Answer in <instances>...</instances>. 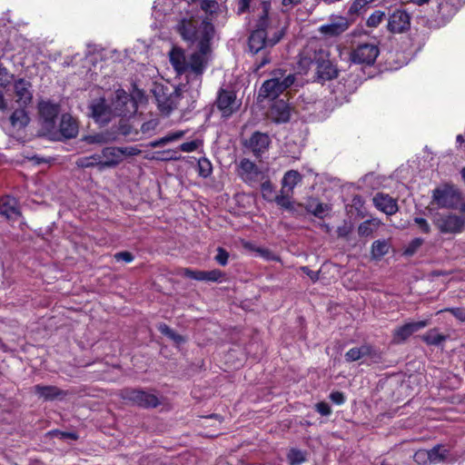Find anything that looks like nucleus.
I'll use <instances>...</instances> for the list:
<instances>
[{
	"label": "nucleus",
	"mask_w": 465,
	"mask_h": 465,
	"mask_svg": "<svg viewBox=\"0 0 465 465\" xmlns=\"http://www.w3.org/2000/svg\"><path fill=\"white\" fill-rule=\"evenodd\" d=\"M162 154H163V157H157V159L163 160V161L179 159V156L177 155V152H175V151H171V150L164 151L162 153Z\"/></svg>",
	"instance_id": "obj_59"
},
{
	"label": "nucleus",
	"mask_w": 465,
	"mask_h": 465,
	"mask_svg": "<svg viewBox=\"0 0 465 465\" xmlns=\"http://www.w3.org/2000/svg\"><path fill=\"white\" fill-rule=\"evenodd\" d=\"M277 74H278L275 73L272 78L262 84L259 93L260 96L263 98L275 99L284 90L293 84L295 80L294 74H289L285 77H282V75L278 76Z\"/></svg>",
	"instance_id": "obj_4"
},
{
	"label": "nucleus",
	"mask_w": 465,
	"mask_h": 465,
	"mask_svg": "<svg viewBox=\"0 0 465 465\" xmlns=\"http://www.w3.org/2000/svg\"><path fill=\"white\" fill-rule=\"evenodd\" d=\"M304 0H282V12L287 13L291 11L294 6L302 4Z\"/></svg>",
	"instance_id": "obj_54"
},
{
	"label": "nucleus",
	"mask_w": 465,
	"mask_h": 465,
	"mask_svg": "<svg viewBox=\"0 0 465 465\" xmlns=\"http://www.w3.org/2000/svg\"><path fill=\"white\" fill-rule=\"evenodd\" d=\"M39 114L43 119L45 128L50 130L54 125V120L59 114V107L50 102H41L39 104Z\"/></svg>",
	"instance_id": "obj_17"
},
{
	"label": "nucleus",
	"mask_w": 465,
	"mask_h": 465,
	"mask_svg": "<svg viewBox=\"0 0 465 465\" xmlns=\"http://www.w3.org/2000/svg\"><path fill=\"white\" fill-rule=\"evenodd\" d=\"M244 246L250 250L256 252L261 257H262L266 261H279L280 260V258L275 253H273L272 251H270L269 249L261 248V247L255 248L250 242L245 243Z\"/></svg>",
	"instance_id": "obj_39"
},
{
	"label": "nucleus",
	"mask_w": 465,
	"mask_h": 465,
	"mask_svg": "<svg viewBox=\"0 0 465 465\" xmlns=\"http://www.w3.org/2000/svg\"><path fill=\"white\" fill-rule=\"evenodd\" d=\"M159 331L173 340L176 344H181L185 341V339L173 331L167 324L160 323L158 325Z\"/></svg>",
	"instance_id": "obj_38"
},
{
	"label": "nucleus",
	"mask_w": 465,
	"mask_h": 465,
	"mask_svg": "<svg viewBox=\"0 0 465 465\" xmlns=\"http://www.w3.org/2000/svg\"><path fill=\"white\" fill-rule=\"evenodd\" d=\"M390 249V244L387 241H375L371 245V254L375 259H380L388 253Z\"/></svg>",
	"instance_id": "obj_36"
},
{
	"label": "nucleus",
	"mask_w": 465,
	"mask_h": 465,
	"mask_svg": "<svg viewBox=\"0 0 465 465\" xmlns=\"http://www.w3.org/2000/svg\"><path fill=\"white\" fill-rule=\"evenodd\" d=\"M330 399L331 400L332 402H334L338 405L342 404L345 401L343 393H341L340 391L331 392L330 395Z\"/></svg>",
	"instance_id": "obj_60"
},
{
	"label": "nucleus",
	"mask_w": 465,
	"mask_h": 465,
	"mask_svg": "<svg viewBox=\"0 0 465 465\" xmlns=\"http://www.w3.org/2000/svg\"><path fill=\"white\" fill-rule=\"evenodd\" d=\"M306 209L314 216L322 218L330 212L331 207L327 203L312 199L308 202Z\"/></svg>",
	"instance_id": "obj_29"
},
{
	"label": "nucleus",
	"mask_w": 465,
	"mask_h": 465,
	"mask_svg": "<svg viewBox=\"0 0 465 465\" xmlns=\"http://www.w3.org/2000/svg\"><path fill=\"white\" fill-rule=\"evenodd\" d=\"M183 275L193 280L202 282H221L224 274L218 269L212 271H194L191 269H184Z\"/></svg>",
	"instance_id": "obj_18"
},
{
	"label": "nucleus",
	"mask_w": 465,
	"mask_h": 465,
	"mask_svg": "<svg viewBox=\"0 0 465 465\" xmlns=\"http://www.w3.org/2000/svg\"><path fill=\"white\" fill-rule=\"evenodd\" d=\"M269 115L275 123H286L291 117V108L283 100H279L272 105Z\"/></svg>",
	"instance_id": "obj_21"
},
{
	"label": "nucleus",
	"mask_w": 465,
	"mask_h": 465,
	"mask_svg": "<svg viewBox=\"0 0 465 465\" xmlns=\"http://www.w3.org/2000/svg\"><path fill=\"white\" fill-rule=\"evenodd\" d=\"M269 4H262V14L257 22L256 28L251 33L248 39L249 51L252 54L262 52V59L256 60L253 64V71L258 72L261 68L271 62L268 49L280 42L283 35L282 30H274L268 19Z\"/></svg>",
	"instance_id": "obj_2"
},
{
	"label": "nucleus",
	"mask_w": 465,
	"mask_h": 465,
	"mask_svg": "<svg viewBox=\"0 0 465 465\" xmlns=\"http://www.w3.org/2000/svg\"><path fill=\"white\" fill-rule=\"evenodd\" d=\"M414 222L422 232L429 233L430 232V226L424 218L416 217Z\"/></svg>",
	"instance_id": "obj_57"
},
{
	"label": "nucleus",
	"mask_w": 465,
	"mask_h": 465,
	"mask_svg": "<svg viewBox=\"0 0 465 465\" xmlns=\"http://www.w3.org/2000/svg\"><path fill=\"white\" fill-rule=\"evenodd\" d=\"M159 108L165 114H170V112L173 110V106L169 104H159Z\"/></svg>",
	"instance_id": "obj_64"
},
{
	"label": "nucleus",
	"mask_w": 465,
	"mask_h": 465,
	"mask_svg": "<svg viewBox=\"0 0 465 465\" xmlns=\"http://www.w3.org/2000/svg\"><path fill=\"white\" fill-rule=\"evenodd\" d=\"M260 183L262 197L268 202H273L276 194L272 183L268 180H263Z\"/></svg>",
	"instance_id": "obj_40"
},
{
	"label": "nucleus",
	"mask_w": 465,
	"mask_h": 465,
	"mask_svg": "<svg viewBox=\"0 0 465 465\" xmlns=\"http://www.w3.org/2000/svg\"><path fill=\"white\" fill-rule=\"evenodd\" d=\"M384 17V12L376 10L368 17L366 24L369 27H377L383 21Z\"/></svg>",
	"instance_id": "obj_43"
},
{
	"label": "nucleus",
	"mask_w": 465,
	"mask_h": 465,
	"mask_svg": "<svg viewBox=\"0 0 465 465\" xmlns=\"http://www.w3.org/2000/svg\"><path fill=\"white\" fill-rule=\"evenodd\" d=\"M117 262L124 261L125 262H131L134 261V255L129 252H120L114 255Z\"/></svg>",
	"instance_id": "obj_55"
},
{
	"label": "nucleus",
	"mask_w": 465,
	"mask_h": 465,
	"mask_svg": "<svg viewBox=\"0 0 465 465\" xmlns=\"http://www.w3.org/2000/svg\"><path fill=\"white\" fill-rule=\"evenodd\" d=\"M29 121L30 118L24 107L16 109L10 116L12 126L17 130L25 127L29 124Z\"/></svg>",
	"instance_id": "obj_28"
},
{
	"label": "nucleus",
	"mask_w": 465,
	"mask_h": 465,
	"mask_svg": "<svg viewBox=\"0 0 465 465\" xmlns=\"http://www.w3.org/2000/svg\"><path fill=\"white\" fill-rule=\"evenodd\" d=\"M423 243V240L421 238L413 239L405 250V254L412 255Z\"/></svg>",
	"instance_id": "obj_50"
},
{
	"label": "nucleus",
	"mask_w": 465,
	"mask_h": 465,
	"mask_svg": "<svg viewBox=\"0 0 465 465\" xmlns=\"http://www.w3.org/2000/svg\"><path fill=\"white\" fill-rule=\"evenodd\" d=\"M316 75L319 81H329L337 77L338 71L331 63L329 57H325L322 61H319L315 65Z\"/></svg>",
	"instance_id": "obj_24"
},
{
	"label": "nucleus",
	"mask_w": 465,
	"mask_h": 465,
	"mask_svg": "<svg viewBox=\"0 0 465 465\" xmlns=\"http://www.w3.org/2000/svg\"><path fill=\"white\" fill-rule=\"evenodd\" d=\"M89 157L92 160V162H94L95 167H97L100 171L104 170V168L101 167V163H100V162H103V159L101 157V153L92 154Z\"/></svg>",
	"instance_id": "obj_62"
},
{
	"label": "nucleus",
	"mask_w": 465,
	"mask_h": 465,
	"mask_svg": "<svg viewBox=\"0 0 465 465\" xmlns=\"http://www.w3.org/2000/svg\"><path fill=\"white\" fill-rule=\"evenodd\" d=\"M184 134H185L184 131H176V132L169 133L165 136H163L160 139L152 141L149 143V146H151L153 148L163 146L169 143L180 140L181 138H183L184 136Z\"/></svg>",
	"instance_id": "obj_31"
},
{
	"label": "nucleus",
	"mask_w": 465,
	"mask_h": 465,
	"mask_svg": "<svg viewBox=\"0 0 465 465\" xmlns=\"http://www.w3.org/2000/svg\"><path fill=\"white\" fill-rule=\"evenodd\" d=\"M315 409L322 416L330 415L331 412L330 405L323 401L317 403Z\"/></svg>",
	"instance_id": "obj_58"
},
{
	"label": "nucleus",
	"mask_w": 465,
	"mask_h": 465,
	"mask_svg": "<svg viewBox=\"0 0 465 465\" xmlns=\"http://www.w3.org/2000/svg\"><path fill=\"white\" fill-rule=\"evenodd\" d=\"M122 154V163L128 156H135L140 154L141 151L136 146L119 147Z\"/></svg>",
	"instance_id": "obj_49"
},
{
	"label": "nucleus",
	"mask_w": 465,
	"mask_h": 465,
	"mask_svg": "<svg viewBox=\"0 0 465 465\" xmlns=\"http://www.w3.org/2000/svg\"><path fill=\"white\" fill-rule=\"evenodd\" d=\"M350 26L349 20L341 15H331L327 24L322 25L318 31L326 38L337 37Z\"/></svg>",
	"instance_id": "obj_11"
},
{
	"label": "nucleus",
	"mask_w": 465,
	"mask_h": 465,
	"mask_svg": "<svg viewBox=\"0 0 465 465\" xmlns=\"http://www.w3.org/2000/svg\"><path fill=\"white\" fill-rule=\"evenodd\" d=\"M432 200L440 208L454 209L460 200V194L452 186L444 185L433 191Z\"/></svg>",
	"instance_id": "obj_7"
},
{
	"label": "nucleus",
	"mask_w": 465,
	"mask_h": 465,
	"mask_svg": "<svg viewBox=\"0 0 465 465\" xmlns=\"http://www.w3.org/2000/svg\"><path fill=\"white\" fill-rule=\"evenodd\" d=\"M112 106L114 116L127 117L137 111L136 102L124 91H117L116 98Z\"/></svg>",
	"instance_id": "obj_9"
},
{
	"label": "nucleus",
	"mask_w": 465,
	"mask_h": 465,
	"mask_svg": "<svg viewBox=\"0 0 465 465\" xmlns=\"http://www.w3.org/2000/svg\"><path fill=\"white\" fill-rule=\"evenodd\" d=\"M287 459L291 465H300L305 461V453L302 450L292 449L287 455Z\"/></svg>",
	"instance_id": "obj_41"
},
{
	"label": "nucleus",
	"mask_w": 465,
	"mask_h": 465,
	"mask_svg": "<svg viewBox=\"0 0 465 465\" xmlns=\"http://www.w3.org/2000/svg\"><path fill=\"white\" fill-rule=\"evenodd\" d=\"M177 31L185 41L196 43V48L185 55L181 48L173 47L169 54L170 63L177 74H186L188 84L193 88L192 97H197L202 84V75L211 61L210 42L214 28L206 19L192 16L182 19L177 25Z\"/></svg>",
	"instance_id": "obj_1"
},
{
	"label": "nucleus",
	"mask_w": 465,
	"mask_h": 465,
	"mask_svg": "<svg viewBox=\"0 0 465 465\" xmlns=\"http://www.w3.org/2000/svg\"><path fill=\"white\" fill-rule=\"evenodd\" d=\"M411 17L403 10L394 11L388 19V30L393 34H401L410 28Z\"/></svg>",
	"instance_id": "obj_16"
},
{
	"label": "nucleus",
	"mask_w": 465,
	"mask_h": 465,
	"mask_svg": "<svg viewBox=\"0 0 465 465\" xmlns=\"http://www.w3.org/2000/svg\"><path fill=\"white\" fill-rule=\"evenodd\" d=\"M201 144L202 142L200 140L186 142L180 145V150L184 153H192L196 151Z\"/></svg>",
	"instance_id": "obj_48"
},
{
	"label": "nucleus",
	"mask_w": 465,
	"mask_h": 465,
	"mask_svg": "<svg viewBox=\"0 0 465 465\" xmlns=\"http://www.w3.org/2000/svg\"><path fill=\"white\" fill-rule=\"evenodd\" d=\"M237 173L244 183L251 186H255L265 179L264 172L246 158L242 159L238 163Z\"/></svg>",
	"instance_id": "obj_5"
},
{
	"label": "nucleus",
	"mask_w": 465,
	"mask_h": 465,
	"mask_svg": "<svg viewBox=\"0 0 465 465\" xmlns=\"http://www.w3.org/2000/svg\"><path fill=\"white\" fill-rule=\"evenodd\" d=\"M270 144V136L267 134L261 132H254L252 136L244 143V146L249 149L256 157H259L267 152Z\"/></svg>",
	"instance_id": "obj_12"
},
{
	"label": "nucleus",
	"mask_w": 465,
	"mask_h": 465,
	"mask_svg": "<svg viewBox=\"0 0 465 465\" xmlns=\"http://www.w3.org/2000/svg\"><path fill=\"white\" fill-rule=\"evenodd\" d=\"M84 142L90 144H103L115 140V137L107 133H100L95 134L86 135L83 138Z\"/></svg>",
	"instance_id": "obj_33"
},
{
	"label": "nucleus",
	"mask_w": 465,
	"mask_h": 465,
	"mask_svg": "<svg viewBox=\"0 0 465 465\" xmlns=\"http://www.w3.org/2000/svg\"><path fill=\"white\" fill-rule=\"evenodd\" d=\"M199 174L204 178L212 173V164L206 158H202L198 161Z\"/></svg>",
	"instance_id": "obj_45"
},
{
	"label": "nucleus",
	"mask_w": 465,
	"mask_h": 465,
	"mask_svg": "<svg viewBox=\"0 0 465 465\" xmlns=\"http://www.w3.org/2000/svg\"><path fill=\"white\" fill-rule=\"evenodd\" d=\"M216 104L223 116H230L240 106L234 92L223 89L218 94Z\"/></svg>",
	"instance_id": "obj_14"
},
{
	"label": "nucleus",
	"mask_w": 465,
	"mask_h": 465,
	"mask_svg": "<svg viewBox=\"0 0 465 465\" xmlns=\"http://www.w3.org/2000/svg\"><path fill=\"white\" fill-rule=\"evenodd\" d=\"M302 180V175L296 170L286 172L282 179V189L284 192L293 193L295 186Z\"/></svg>",
	"instance_id": "obj_26"
},
{
	"label": "nucleus",
	"mask_w": 465,
	"mask_h": 465,
	"mask_svg": "<svg viewBox=\"0 0 465 465\" xmlns=\"http://www.w3.org/2000/svg\"><path fill=\"white\" fill-rule=\"evenodd\" d=\"M76 165L80 168H91L95 167L94 162L90 159L89 156L80 157L76 160Z\"/></svg>",
	"instance_id": "obj_56"
},
{
	"label": "nucleus",
	"mask_w": 465,
	"mask_h": 465,
	"mask_svg": "<svg viewBox=\"0 0 465 465\" xmlns=\"http://www.w3.org/2000/svg\"><path fill=\"white\" fill-rule=\"evenodd\" d=\"M380 54L379 46L374 43H365L354 48L350 58L354 64H373Z\"/></svg>",
	"instance_id": "obj_6"
},
{
	"label": "nucleus",
	"mask_w": 465,
	"mask_h": 465,
	"mask_svg": "<svg viewBox=\"0 0 465 465\" xmlns=\"http://www.w3.org/2000/svg\"><path fill=\"white\" fill-rule=\"evenodd\" d=\"M229 253L223 248H218L215 261L222 266H225L228 262Z\"/></svg>",
	"instance_id": "obj_52"
},
{
	"label": "nucleus",
	"mask_w": 465,
	"mask_h": 465,
	"mask_svg": "<svg viewBox=\"0 0 465 465\" xmlns=\"http://www.w3.org/2000/svg\"><path fill=\"white\" fill-rule=\"evenodd\" d=\"M442 312H450L459 321L465 322V308H460V307L446 308L444 310L439 311L437 313H440Z\"/></svg>",
	"instance_id": "obj_47"
},
{
	"label": "nucleus",
	"mask_w": 465,
	"mask_h": 465,
	"mask_svg": "<svg viewBox=\"0 0 465 465\" xmlns=\"http://www.w3.org/2000/svg\"><path fill=\"white\" fill-rule=\"evenodd\" d=\"M292 194L293 193L284 192L283 189H281L280 193L275 195L273 201L283 209L292 210L293 203L291 200Z\"/></svg>",
	"instance_id": "obj_34"
},
{
	"label": "nucleus",
	"mask_w": 465,
	"mask_h": 465,
	"mask_svg": "<svg viewBox=\"0 0 465 465\" xmlns=\"http://www.w3.org/2000/svg\"><path fill=\"white\" fill-rule=\"evenodd\" d=\"M0 214L8 220H16L20 216V211L15 198L5 196L0 200Z\"/></svg>",
	"instance_id": "obj_22"
},
{
	"label": "nucleus",
	"mask_w": 465,
	"mask_h": 465,
	"mask_svg": "<svg viewBox=\"0 0 465 465\" xmlns=\"http://www.w3.org/2000/svg\"><path fill=\"white\" fill-rule=\"evenodd\" d=\"M91 115L96 123L106 124L114 116L113 109L109 106L104 98L94 100L90 104Z\"/></svg>",
	"instance_id": "obj_15"
},
{
	"label": "nucleus",
	"mask_w": 465,
	"mask_h": 465,
	"mask_svg": "<svg viewBox=\"0 0 465 465\" xmlns=\"http://www.w3.org/2000/svg\"><path fill=\"white\" fill-rule=\"evenodd\" d=\"M413 459L420 465L430 464V450H419L414 453Z\"/></svg>",
	"instance_id": "obj_44"
},
{
	"label": "nucleus",
	"mask_w": 465,
	"mask_h": 465,
	"mask_svg": "<svg viewBox=\"0 0 465 465\" xmlns=\"http://www.w3.org/2000/svg\"><path fill=\"white\" fill-rule=\"evenodd\" d=\"M422 340L428 345H440L446 340V336L440 334L436 329L430 330L422 336Z\"/></svg>",
	"instance_id": "obj_37"
},
{
	"label": "nucleus",
	"mask_w": 465,
	"mask_h": 465,
	"mask_svg": "<svg viewBox=\"0 0 465 465\" xmlns=\"http://www.w3.org/2000/svg\"><path fill=\"white\" fill-rule=\"evenodd\" d=\"M373 229L371 221L361 223L358 227V233L360 236H369L372 233Z\"/></svg>",
	"instance_id": "obj_51"
},
{
	"label": "nucleus",
	"mask_w": 465,
	"mask_h": 465,
	"mask_svg": "<svg viewBox=\"0 0 465 465\" xmlns=\"http://www.w3.org/2000/svg\"><path fill=\"white\" fill-rule=\"evenodd\" d=\"M34 391L45 401H52L63 394V391L55 386L35 385Z\"/></svg>",
	"instance_id": "obj_27"
},
{
	"label": "nucleus",
	"mask_w": 465,
	"mask_h": 465,
	"mask_svg": "<svg viewBox=\"0 0 465 465\" xmlns=\"http://www.w3.org/2000/svg\"><path fill=\"white\" fill-rule=\"evenodd\" d=\"M201 7L205 13L210 15H214L222 10V5H220L215 0H203Z\"/></svg>",
	"instance_id": "obj_42"
},
{
	"label": "nucleus",
	"mask_w": 465,
	"mask_h": 465,
	"mask_svg": "<svg viewBox=\"0 0 465 465\" xmlns=\"http://www.w3.org/2000/svg\"><path fill=\"white\" fill-rule=\"evenodd\" d=\"M449 450L442 445H436L430 450V464H437L448 459Z\"/></svg>",
	"instance_id": "obj_32"
},
{
	"label": "nucleus",
	"mask_w": 465,
	"mask_h": 465,
	"mask_svg": "<svg viewBox=\"0 0 465 465\" xmlns=\"http://www.w3.org/2000/svg\"><path fill=\"white\" fill-rule=\"evenodd\" d=\"M158 125V121L155 119L149 120L143 123L141 126V131L143 134H150L155 130Z\"/></svg>",
	"instance_id": "obj_53"
},
{
	"label": "nucleus",
	"mask_w": 465,
	"mask_h": 465,
	"mask_svg": "<svg viewBox=\"0 0 465 465\" xmlns=\"http://www.w3.org/2000/svg\"><path fill=\"white\" fill-rule=\"evenodd\" d=\"M434 224L442 233H458L460 232L465 221L462 217L453 214H438L435 217Z\"/></svg>",
	"instance_id": "obj_10"
},
{
	"label": "nucleus",
	"mask_w": 465,
	"mask_h": 465,
	"mask_svg": "<svg viewBox=\"0 0 465 465\" xmlns=\"http://www.w3.org/2000/svg\"><path fill=\"white\" fill-rule=\"evenodd\" d=\"M325 57H329V52L322 48L319 40L311 39L300 53L298 68L305 74Z\"/></svg>",
	"instance_id": "obj_3"
},
{
	"label": "nucleus",
	"mask_w": 465,
	"mask_h": 465,
	"mask_svg": "<svg viewBox=\"0 0 465 465\" xmlns=\"http://www.w3.org/2000/svg\"><path fill=\"white\" fill-rule=\"evenodd\" d=\"M373 1L374 0H354L349 8V14H358L362 8H364L367 5L372 3Z\"/></svg>",
	"instance_id": "obj_46"
},
{
	"label": "nucleus",
	"mask_w": 465,
	"mask_h": 465,
	"mask_svg": "<svg viewBox=\"0 0 465 465\" xmlns=\"http://www.w3.org/2000/svg\"><path fill=\"white\" fill-rule=\"evenodd\" d=\"M371 353V349L369 346H361V347H354L349 350L345 353V359L347 361H355L360 360L365 355H368Z\"/></svg>",
	"instance_id": "obj_35"
},
{
	"label": "nucleus",
	"mask_w": 465,
	"mask_h": 465,
	"mask_svg": "<svg viewBox=\"0 0 465 465\" xmlns=\"http://www.w3.org/2000/svg\"><path fill=\"white\" fill-rule=\"evenodd\" d=\"M184 134H185L184 131H176V132L169 133L165 136H163L160 139L152 141L149 143V146H151L153 148L163 146L169 143L180 140L181 138H183L184 136Z\"/></svg>",
	"instance_id": "obj_30"
},
{
	"label": "nucleus",
	"mask_w": 465,
	"mask_h": 465,
	"mask_svg": "<svg viewBox=\"0 0 465 465\" xmlns=\"http://www.w3.org/2000/svg\"><path fill=\"white\" fill-rule=\"evenodd\" d=\"M123 399L143 408H154L159 405V400L153 393L142 390L126 389L122 392Z\"/></svg>",
	"instance_id": "obj_8"
},
{
	"label": "nucleus",
	"mask_w": 465,
	"mask_h": 465,
	"mask_svg": "<svg viewBox=\"0 0 465 465\" xmlns=\"http://www.w3.org/2000/svg\"><path fill=\"white\" fill-rule=\"evenodd\" d=\"M77 121L70 114H63L60 122V133L67 139L74 138L78 134Z\"/></svg>",
	"instance_id": "obj_25"
},
{
	"label": "nucleus",
	"mask_w": 465,
	"mask_h": 465,
	"mask_svg": "<svg viewBox=\"0 0 465 465\" xmlns=\"http://www.w3.org/2000/svg\"><path fill=\"white\" fill-rule=\"evenodd\" d=\"M373 203L377 209L388 215L394 214L398 211L397 202L388 194L377 193L373 197Z\"/></svg>",
	"instance_id": "obj_23"
},
{
	"label": "nucleus",
	"mask_w": 465,
	"mask_h": 465,
	"mask_svg": "<svg viewBox=\"0 0 465 465\" xmlns=\"http://www.w3.org/2000/svg\"><path fill=\"white\" fill-rule=\"evenodd\" d=\"M302 271L305 272L313 282H316L319 279L318 272L310 270L306 266L302 267Z\"/></svg>",
	"instance_id": "obj_63"
},
{
	"label": "nucleus",
	"mask_w": 465,
	"mask_h": 465,
	"mask_svg": "<svg viewBox=\"0 0 465 465\" xmlns=\"http://www.w3.org/2000/svg\"><path fill=\"white\" fill-rule=\"evenodd\" d=\"M14 90L16 102L20 104V105L25 107L28 104L31 103L33 94L31 91L30 82L25 79H18L15 82Z\"/></svg>",
	"instance_id": "obj_19"
},
{
	"label": "nucleus",
	"mask_w": 465,
	"mask_h": 465,
	"mask_svg": "<svg viewBox=\"0 0 465 465\" xmlns=\"http://www.w3.org/2000/svg\"><path fill=\"white\" fill-rule=\"evenodd\" d=\"M429 324V321H418L407 322L393 331L392 341L400 344L404 342L414 332L425 328Z\"/></svg>",
	"instance_id": "obj_13"
},
{
	"label": "nucleus",
	"mask_w": 465,
	"mask_h": 465,
	"mask_svg": "<svg viewBox=\"0 0 465 465\" xmlns=\"http://www.w3.org/2000/svg\"><path fill=\"white\" fill-rule=\"evenodd\" d=\"M103 162H100L102 168H114L122 163V154L119 147H104L101 151Z\"/></svg>",
	"instance_id": "obj_20"
},
{
	"label": "nucleus",
	"mask_w": 465,
	"mask_h": 465,
	"mask_svg": "<svg viewBox=\"0 0 465 465\" xmlns=\"http://www.w3.org/2000/svg\"><path fill=\"white\" fill-rule=\"evenodd\" d=\"M250 6V0H239L238 1V7L237 12L238 14L245 13Z\"/></svg>",
	"instance_id": "obj_61"
}]
</instances>
